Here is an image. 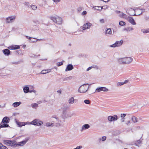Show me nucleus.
I'll list each match as a JSON object with an SVG mask.
<instances>
[{
    "mask_svg": "<svg viewBox=\"0 0 149 149\" xmlns=\"http://www.w3.org/2000/svg\"><path fill=\"white\" fill-rule=\"evenodd\" d=\"M31 105L32 108H36L38 106V104L36 103H34V104H32Z\"/></svg>",
    "mask_w": 149,
    "mask_h": 149,
    "instance_id": "c9c22d12",
    "label": "nucleus"
},
{
    "mask_svg": "<svg viewBox=\"0 0 149 149\" xmlns=\"http://www.w3.org/2000/svg\"><path fill=\"white\" fill-rule=\"evenodd\" d=\"M141 31L144 33H148V29L146 30L142 29L141 30Z\"/></svg>",
    "mask_w": 149,
    "mask_h": 149,
    "instance_id": "ea45409f",
    "label": "nucleus"
},
{
    "mask_svg": "<svg viewBox=\"0 0 149 149\" xmlns=\"http://www.w3.org/2000/svg\"><path fill=\"white\" fill-rule=\"evenodd\" d=\"M100 22L102 23H104V19H101L100 20Z\"/></svg>",
    "mask_w": 149,
    "mask_h": 149,
    "instance_id": "8fccbe9b",
    "label": "nucleus"
},
{
    "mask_svg": "<svg viewBox=\"0 0 149 149\" xmlns=\"http://www.w3.org/2000/svg\"><path fill=\"white\" fill-rule=\"evenodd\" d=\"M82 7H80L77 8V10L79 12L80 11L82 10Z\"/></svg>",
    "mask_w": 149,
    "mask_h": 149,
    "instance_id": "de8ad7c7",
    "label": "nucleus"
},
{
    "mask_svg": "<svg viewBox=\"0 0 149 149\" xmlns=\"http://www.w3.org/2000/svg\"><path fill=\"white\" fill-rule=\"evenodd\" d=\"M84 102L86 104H89L90 103V101L88 100H84Z\"/></svg>",
    "mask_w": 149,
    "mask_h": 149,
    "instance_id": "4c0bfd02",
    "label": "nucleus"
},
{
    "mask_svg": "<svg viewBox=\"0 0 149 149\" xmlns=\"http://www.w3.org/2000/svg\"><path fill=\"white\" fill-rule=\"evenodd\" d=\"M129 22L133 25L136 24V23L134 19L132 17H130L129 18Z\"/></svg>",
    "mask_w": 149,
    "mask_h": 149,
    "instance_id": "f3484780",
    "label": "nucleus"
},
{
    "mask_svg": "<svg viewBox=\"0 0 149 149\" xmlns=\"http://www.w3.org/2000/svg\"><path fill=\"white\" fill-rule=\"evenodd\" d=\"M92 25V24L90 23H86L82 27V29L84 30H85L86 29H89Z\"/></svg>",
    "mask_w": 149,
    "mask_h": 149,
    "instance_id": "f8f14e48",
    "label": "nucleus"
},
{
    "mask_svg": "<svg viewBox=\"0 0 149 149\" xmlns=\"http://www.w3.org/2000/svg\"><path fill=\"white\" fill-rule=\"evenodd\" d=\"M63 65V62H58L57 63V65L58 66H59L61 65Z\"/></svg>",
    "mask_w": 149,
    "mask_h": 149,
    "instance_id": "a19ab883",
    "label": "nucleus"
},
{
    "mask_svg": "<svg viewBox=\"0 0 149 149\" xmlns=\"http://www.w3.org/2000/svg\"><path fill=\"white\" fill-rule=\"evenodd\" d=\"M10 122L9 118L7 117H4L1 122V124L3 123V124H7L9 123Z\"/></svg>",
    "mask_w": 149,
    "mask_h": 149,
    "instance_id": "9b49d317",
    "label": "nucleus"
},
{
    "mask_svg": "<svg viewBox=\"0 0 149 149\" xmlns=\"http://www.w3.org/2000/svg\"><path fill=\"white\" fill-rule=\"evenodd\" d=\"M33 91H32V90H29V92H30V93H31V92H32Z\"/></svg>",
    "mask_w": 149,
    "mask_h": 149,
    "instance_id": "e2e57ef3",
    "label": "nucleus"
},
{
    "mask_svg": "<svg viewBox=\"0 0 149 149\" xmlns=\"http://www.w3.org/2000/svg\"><path fill=\"white\" fill-rule=\"evenodd\" d=\"M74 101V100L73 97H71L68 100V103L70 104H73Z\"/></svg>",
    "mask_w": 149,
    "mask_h": 149,
    "instance_id": "a878e982",
    "label": "nucleus"
},
{
    "mask_svg": "<svg viewBox=\"0 0 149 149\" xmlns=\"http://www.w3.org/2000/svg\"><path fill=\"white\" fill-rule=\"evenodd\" d=\"M33 22L35 23H39V22L37 20L34 21H33Z\"/></svg>",
    "mask_w": 149,
    "mask_h": 149,
    "instance_id": "4d7b16f0",
    "label": "nucleus"
},
{
    "mask_svg": "<svg viewBox=\"0 0 149 149\" xmlns=\"http://www.w3.org/2000/svg\"><path fill=\"white\" fill-rule=\"evenodd\" d=\"M16 122L17 125L19 127H21L22 126H25V123L24 122H18L17 121Z\"/></svg>",
    "mask_w": 149,
    "mask_h": 149,
    "instance_id": "b1692460",
    "label": "nucleus"
},
{
    "mask_svg": "<svg viewBox=\"0 0 149 149\" xmlns=\"http://www.w3.org/2000/svg\"><path fill=\"white\" fill-rule=\"evenodd\" d=\"M125 119V118H122L121 119V121L122 122H124V119Z\"/></svg>",
    "mask_w": 149,
    "mask_h": 149,
    "instance_id": "13d9d810",
    "label": "nucleus"
},
{
    "mask_svg": "<svg viewBox=\"0 0 149 149\" xmlns=\"http://www.w3.org/2000/svg\"><path fill=\"white\" fill-rule=\"evenodd\" d=\"M29 88L28 86H25L23 88L24 92L25 93H27L29 91Z\"/></svg>",
    "mask_w": 149,
    "mask_h": 149,
    "instance_id": "4be33fe9",
    "label": "nucleus"
},
{
    "mask_svg": "<svg viewBox=\"0 0 149 149\" xmlns=\"http://www.w3.org/2000/svg\"><path fill=\"white\" fill-rule=\"evenodd\" d=\"M123 42L122 40L117 41L114 44L110 45V47H120L122 45Z\"/></svg>",
    "mask_w": 149,
    "mask_h": 149,
    "instance_id": "0eeeda50",
    "label": "nucleus"
},
{
    "mask_svg": "<svg viewBox=\"0 0 149 149\" xmlns=\"http://www.w3.org/2000/svg\"><path fill=\"white\" fill-rule=\"evenodd\" d=\"M133 60L132 58L129 57L121 58L118 59V62L120 64H128Z\"/></svg>",
    "mask_w": 149,
    "mask_h": 149,
    "instance_id": "f03ea898",
    "label": "nucleus"
},
{
    "mask_svg": "<svg viewBox=\"0 0 149 149\" xmlns=\"http://www.w3.org/2000/svg\"><path fill=\"white\" fill-rule=\"evenodd\" d=\"M73 78V77L72 76H70L69 77H65L63 78V82H64L65 81H68L70 80Z\"/></svg>",
    "mask_w": 149,
    "mask_h": 149,
    "instance_id": "393cba45",
    "label": "nucleus"
},
{
    "mask_svg": "<svg viewBox=\"0 0 149 149\" xmlns=\"http://www.w3.org/2000/svg\"><path fill=\"white\" fill-rule=\"evenodd\" d=\"M141 9H133L131 8H129L127 9L126 12L131 16H138L141 14L145 10L143 9V11H141Z\"/></svg>",
    "mask_w": 149,
    "mask_h": 149,
    "instance_id": "f257e3e1",
    "label": "nucleus"
},
{
    "mask_svg": "<svg viewBox=\"0 0 149 149\" xmlns=\"http://www.w3.org/2000/svg\"><path fill=\"white\" fill-rule=\"evenodd\" d=\"M87 13V12L86 11H84L82 13V15H85Z\"/></svg>",
    "mask_w": 149,
    "mask_h": 149,
    "instance_id": "3c124183",
    "label": "nucleus"
},
{
    "mask_svg": "<svg viewBox=\"0 0 149 149\" xmlns=\"http://www.w3.org/2000/svg\"><path fill=\"white\" fill-rule=\"evenodd\" d=\"M90 126L88 124H85L83 125L82 127L81 131H83L84 130H86L89 128Z\"/></svg>",
    "mask_w": 149,
    "mask_h": 149,
    "instance_id": "dca6fc26",
    "label": "nucleus"
},
{
    "mask_svg": "<svg viewBox=\"0 0 149 149\" xmlns=\"http://www.w3.org/2000/svg\"><path fill=\"white\" fill-rule=\"evenodd\" d=\"M115 12L117 14H118L121 12L120 11L118 10H116Z\"/></svg>",
    "mask_w": 149,
    "mask_h": 149,
    "instance_id": "6e6d98bb",
    "label": "nucleus"
},
{
    "mask_svg": "<svg viewBox=\"0 0 149 149\" xmlns=\"http://www.w3.org/2000/svg\"><path fill=\"white\" fill-rule=\"evenodd\" d=\"M3 52L4 54L6 56H9L10 53V51L8 49H5L3 50Z\"/></svg>",
    "mask_w": 149,
    "mask_h": 149,
    "instance_id": "2eb2a0df",
    "label": "nucleus"
},
{
    "mask_svg": "<svg viewBox=\"0 0 149 149\" xmlns=\"http://www.w3.org/2000/svg\"><path fill=\"white\" fill-rule=\"evenodd\" d=\"M20 48V47L19 46H12L9 47L8 48L10 49H19Z\"/></svg>",
    "mask_w": 149,
    "mask_h": 149,
    "instance_id": "aec40b11",
    "label": "nucleus"
},
{
    "mask_svg": "<svg viewBox=\"0 0 149 149\" xmlns=\"http://www.w3.org/2000/svg\"><path fill=\"white\" fill-rule=\"evenodd\" d=\"M42 121L38 119H36L33 120L30 123L31 124L37 126H40L43 124Z\"/></svg>",
    "mask_w": 149,
    "mask_h": 149,
    "instance_id": "423d86ee",
    "label": "nucleus"
},
{
    "mask_svg": "<svg viewBox=\"0 0 149 149\" xmlns=\"http://www.w3.org/2000/svg\"><path fill=\"white\" fill-rule=\"evenodd\" d=\"M31 7L32 9L34 10H36L37 8V6L35 5L31 6Z\"/></svg>",
    "mask_w": 149,
    "mask_h": 149,
    "instance_id": "58836bf2",
    "label": "nucleus"
},
{
    "mask_svg": "<svg viewBox=\"0 0 149 149\" xmlns=\"http://www.w3.org/2000/svg\"><path fill=\"white\" fill-rule=\"evenodd\" d=\"M107 119L108 121L110 122L117 120L118 119L117 116L116 115H114L113 116H109L108 117Z\"/></svg>",
    "mask_w": 149,
    "mask_h": 149,
    "instance_id": "1a4fd4ad",
    "label": "nucleus"
},
{
    "mask_svg": "<svg viewBox=\"0 0 149 149\" xmlns=\"http://www.w3.org/2000/svg\"><path fill=\"white\" fill-rule=\"evenodd\" d=\"M106 33L109 35H111L112 34V31L111 29L109 28L107 29L106 31Z\"/></svg>",
    "mask_w": 149,
    "mask_h": 149,
    "instance_id": "cd10ccee",
    "label": "nucleus"
},
{
    "mask_svg": "<svg viewBox=\"0 0 149 149\" xmlns=\"http://www.w3.org/2000/svg\"><path fill=\"white\" fill-rule=\"evenodd\" d=\"M15 17L16 16L15 15L11 16H10L6 18V22L9 23L13 22L15 20Z\"/></svg>",
    "mask_w": 149,
    "mask_h": 149,
    "instance_id": "6e6552de",
    "label": "nucleus"
},
{
    "mask_svg": "<svg viewBox=\"0 0 149 149\" xmlns=\"http://www.w3.org/2000/svg\"><path fill=\"white\" fill-rule=\"evenodd\" d=\"M51 19L54 22L58 24H61L62 23V18L58 16H56L51 17Z\"/></svg>",
    "mask_w": 149,
    "mask_h": 149,
    "instance_id": "7ed1b4c3",
    "label": "nucleus"
},
{
    "mask_svg": "<svg viewBox=\"0 0 149 149\" xmlns=\"http://www.w3.org/2000/svg\"><path fill=\"white\" fill-rule=\"evenodd\" d=\"M63 107H61V109L62 110V113L63 114V116L64 118H67L68 117H71L72 116H68L67 115V110L68 109V107L67 106L63 105Z\"/></svg>",
    "mask_w": 149,
    "mask_h": 149,
    "instance_id": "20e7f679",
    "label": "nucleus"
},
{
    "mask_svg": "<svg viewBox=\"0 0 149 149\" xmlns=\"http://www.w3.org/2000/svg\"><path fill=\"white\" fill-rule=\"evenodd\" d=\"M107 137L106 136H103L102 137L101 140L102 141H105Z\"/></svg>",
    "mask_w": 149,
    "mask_h": 149,
    "instance_id": "37998d69",
    "label": "nucleus"
},
{
    "mask_svg": "<svg viewBox=\"0 0 149 149\" xmlns=\"http://www.w3.org/2000/svg\"><path fill=\"white\" fill-rule=\"evenodd\" d=\"M141 143V142L140 140L137 141L134 143V144L136 146H140V144Z\"/></svg>",
    "mask_w": 149,
    "mask_h": 149,
    "instance_id": "c85d7f7f",
    "label": "nucleus"
},
{
    "mask_svg": "<svg viewBox=\"0 0 149 149\" xmlns=\"http://www.w3.org/2000/svg\"><path fill=\"white\" fill-rule=\"evenodd\" d=\"M49 70H43L41 71L40 73L43 74H46L49 72L48 71Z\"/></svg>",
    "mask_w": 149,
    "mask_h": 149,
    "instance_id": "473e14b6",
    "label": "nucleus"
},
{
    "mask_svg": "<svg viewBox=\"0 0 149 149\" xmlns=\"http://www.w3.org/2000/svg\"><path fill=\"white\" fill-rule=\"evenodd\" d=\"M134 30V29L133 28L130 27H129L127 28H124L123 29L124 31H126L127 32L130 31H132Z\"/></svg>",
    "mask_w": 149,
    "mask_h": 149,
    "instance_id": "bb28decb",
    "label": "nucleus"
},
{
    "mask_svg": "<svg viewBox=\"0 0 149 149\" xmlns=\"http://www.w3.org/2000/svg\"><path fill=\"white\" fill-rule=\"evenodd\" d=\"M132 120L134 123L137 122V118L134 116H133L132 117Z\"/></svg>",
    "mask_w": 149,
    "mask_h": 149,
    "instance_id": "c756f323",
    "label": "nucleus"
},
{
    "mask_svg": "<svg viewBox=\"0 0 149 149\" xmlns=\"http://www.w3.org/2000/svg\"><path fill=\"white\" fill-rule=\"evenodd\" d=\"M46 126L47 127H49L50 126L53 127L54 126V123H46Z\"/></svg>",
    "mask_w": 149,
    "mask_h": 149,
    "instance_id": "72a5a7b5",
    "label": "nucleus"
},
{
    "mask_svg": "<svg viewBox=\"0 0 149 149\" xmlns=\"http://www.w3.org/2000/svg\"><path fill=\"white\" fill-rule=\"evenodd\" d=\"M93 8H94V9H95V10H99L100 8V6H94V7H93Z\"/></svg>",
    "mask_w": 149,
    "mask_h": 149,
    "instance_id": "a18cd8bd",
    "label": "nucleus"
},
{
    "mask_svg": "<svg viewBox=\"0 0 149 149\" xmlns=\"http://www.w3.org/2000/svg\"><path fill=\"white\" fill-rule=\"evenodd\" d=\"M61 122V121H58V123H56V126L57 127H59L61 125V124H60V123Z\"/></svg>",
    "mask_w": 149,
    "mask_h": 149,
    "instance_id": "79ce46f5",
    "label": "nucleus"
},
{
    "mask_svg": "<svg viewBox=\"0 0 149 149\" xmlns=\"http://www.w3.org/2000/svg\"><path fill=\"white\" fill-rule=\"evenodd\" d=\"M54 2L56 3V2H59L61 0H52Z\"/></svg>",
    "mask_w": 149,
    "mask_h": 149,
    "instance_id": "864d4df0",
    "label": "nucleus"
},
{
    "mask_svg": "<svg viewBox=\"0 0 149 149\" xmlns=\"http://www.w3.org/2000/svg\"><path fill=\"white\" fill-rule=\"evenodd\" d=\"M31 42H36L37 41V40H36V41H35H35H32V40H31Z\"/></svg>",
    "mask_w": 149,
    "mask_h": 149,
    "instance_id": "0e129e2a",
    "label": "nucleus"
},
{
    "mask_svg": "<svg viewBox=\"0 0 149 149\" xmlns=\"http://www.w3.org/2000/svg\"><path fill=\"white\" fill-rule=\"evenodd\" d=\"M141 77V75L140 73L137 74L136 75V77L135 78L137 80H139L140 78Z\"/></svg>",
    "mask_w": 149,
    "mask_h": 149,
    "instance_id": "7c9ffc66",
    "label": "nucleus"
},
{
    "mask_svg": "<svg viewBox=\"0 0 149 149\" xmlns=\"http://www.w3.org/2000/svg\"><path fill=\"white\" fill-rule=\"evenodd\" d=\"M28 140V139H27L26 140L17 143V146H24L27 142Z\"/></svg>",
    "mask_w": 149,
    "mask_h": 149,
    "instance_id": "4468645a",
    "label": "nucleus"
},
{
    "mask_svg": "<svg viewBox=\"0 0 149 149\" xmlns=\"http://www.w3.org/2000/svg\"><path fill=\"white\" fill-rule=\"evenodd\" d=\"M57 92L58 93H59L60 94H61V90H58L57 91Z\"/></svg>",
    "mask_w": 149,
    "mask_h": 149,
    "instance_id": "5fc2aeb1",
    "label": "nucleus"
},
{
    "mask_svg": "<svg viewBox=\"0 0 149 149\" xmlns=\"http://www.w3.org/2000/svg\"><path fill=\"white\" fill-rule=\"evenodd\" d=\"M148 32L149 33V28L148 29Z\"/></svg>",
    "mask_w": 149,
    "mask_h": 149,
    "instance_id": "774afa93",
    "label": "nucleus"
},
{
    "mask_svg": "<svg viewBox=\"0 0 149 149\" xmlns=\"http://www.w3.org/2000/svg\"><path fill=\"white\" fill-rule=\"evenodd\" d=\"M69 46H71V43H69Z\"/></svg>",
    "mask_w": 149,
    "mask_h": 149,
    "instance_id": "338daca9",
    "label": "nucleus"
},
{
    "mask_svg": "<svg viewBox=\"0 0 149 149\" xmlns=\"http://www.w3.org/2000/svg\"><path fill=\"white\" fill-rule=\"evenodd\" d=\"M11 141H12L10 140H4L3 141V142L4 143L5 145L7 146H10Z\"/></svg>",
    "mask_w": 149,
    "mask_h": 149,
    "instance_id": "412c9836",
    "label": "nucleus"
},
{
    "mask_svg": "<svg viewBox=\"0 0 149 149\" xmlns=\"http://www.w3.org/2000/svg\"><path fill=\"white\" fill-rule=\"evenodd\" d=\"M88 84H85L83 85H81L79 88L78 91L80 93H85L86 92L88 89V87L86 85Z\"/></svg>",
    "mask_w": 149,
    "mask_h": 149,
    "instance_id": "39448f33",
    "label": "nucleus"
},
{
    "mask_svg": "<svg viewBox=\"0 0 149 149\" xmlns=\"http://www.w3.org/2000/svg\"><path fill=\"white\" fill-rule=\"evenodd\" d=\"M32 91H33V92L34 93L36 92V91L34 90H32Z\"/></svg>",
    "mask_w": 149,
    "mask_h": 149,
    "instance_id": "680f3d73",
    "label": "nucleus"
},
{
    "mask_svg": "<svg viewBox=\"0 0 149 149\" xmlns=\"http://www.w3.org/2000/svg\"><path fill=\"white\" fill-rule=\"evenodd\" d=\"M126 116V114L125 113H121L120 115V117L123 118H124Z\"/></svg>",
    "mask_w": 149,
    "mask_h": 149,
    "instance_id": "c03bdc74",
    "label": "nucleus"
},
{
    "mask_svg": "<svg viewBox=\"0 0 149 149\" xmlns=\"http://www.w3.org/2000/svg\"><path fill=\"white\" fill-rule=\"evenodd\" d=\"M16 114H17V113H14L13 114V115H14V116H15V115H16Z\"/></svg>",
    "mask_w": 149,
    "mask_h": 149,
    "instance_id": "69168bd1",
    "label": "nucleus"
},
{
    "mask_svg": "<svg viewBox=\"0 0 149 149\" xmlns=\"http://www.w3.org/2000/svg\"><path fill=\"white\" fill-rule=\"evenodd\" d=\"M109 90L104 87H101L97 88L96 90V91L97 92H99L102 91L104 92L108 91Z\"/></svg>",
    "mask_w": 149,
    "mask_h": 149,
    "instance_id": "9d476101",
    "label": "nucleus"
},
{
    "mask_svg": "<svg viewBox=\"0 0 149 149\" xmlns=\"http://www.w3.org/2000/svg\"><path fill=\"white\" fill-rule=\"evenodd\" d=\"M130 120H128V121H127V123H126V124H127V125H128V124H129V123H130Z\"/></svg>",
    "mask_w": 149,
    "mask_h": 149,
    "instance_id": "bf43d9fd",
    "label": "nucleus"
},
{
    "mask_svg": "<svg viewBox=\"0 0 149 149\" xmlns=\"http://www.w3.org/2000/svg\"><path fill=\"white\" fill-rule=\"evenodd\" d=\"M125 24V22L123 21H121L120 22H119V24L121 26H123Z\"/></svg>",
    "mask_w": 149,
    "mask_h": 149,
    "instance_id": "e433bc0d",
    "label": "nucleus"
},
{
    "mask_svg": "<svg viewBox=\"0 0 149 149\" xmlns=\"http://www.w3.org/2000/svg\"><path fill=\"white\" fill-rule=\"evenodd\" d=\"M17 143L14 141H12L10 146L14 148L17 147Z\"/></svg>",
    "mask_w": 149,
    "mask_h": 149,
    "instance_id": "a211bd4d",
    "label": "nucleus"
},
{
    "mask_svg": "<svg viewBox=\"0 0 149 149\" xmlns=\"http://www.w3.org/2000/svg\"><path fill=\"white\" fill-rule=\"evenodd\" d=\"M0 149H8L7 147L3 145L0 142Z\"/></svg>",
    "mask_w": 149,
    "mask_h": 149,
    "instance_id": "2f4dec72",
    "label": "nucleus"
},
{
    "mask_svg": "<svg viewBox=\"0 0 149 149\" xmlns=\"http://www.w3.org/2000/svg\"><path fill=\"white\" fill-rule=\"evenodd\" d=\"M102 8H103V7H100V8L99 10L101 11L102 9Z\"/></svg>",
    "mask_w": 149,
    "mask_h": 149,
    "instance_id": "052dcab7",
    "label": "nucleus"
},
{
    "mask_svg": "<svg viewBox=\"0 0 149 149\" xmlns=\"http://www.w3.org/2000/svg\"><path fill=\"white\" fill-rule=\"evenodd\" d=\"M129 80H126L123 82H118L117 83V86H119L125 84H127L128 83Z\"/></svg>",
    "mask_w": 149,
    "mask_h": 149,
    "instance_id": "6ab92c4d",
    "label": "nucleus"
},
{
    "mask_svg": "<svg viewBox=\"0 0 149 149\" xmlns=\"http://www.w3.org/2000/svg\"><path fill=\"white\" fill-rule=\"evenodd\" d=\"M126 15L123 13H122L120 15V17H123L125 15Z\"/></svg>",
    "mask_w": 149,
    "mask_h": 149,
    "instance_id": "09e8293b",
    "label": "nucleus"
},
{
    "mask_svg": "<svg viewBox=\"0 0 149 149\" xmlns=\"http://www.w3.org/2000/svg\"><path fill=\"white\" fill-rule=\"evenodd\" d=\"M95 67H93V66H91V67H88L87 69V70H86V71H89V70H90L92 68H94Z\"/></svg>",
    "mask_w": 149,
    "mask_h": 149,
    "instance_id": "49530a36",
    "label": "nucleus"
},
{
    "mask_svg": "<svg viewBox=\"0 0 149 149\" xmlns=\"http://www.w3.org/2000/svg\"><path fill=\"white\" fill-rule=\"evenodd\" d=\"M24 5L26 6H27L28 8L31 7V5L29 4V3L26 2H25L24 3Z\"/></svg>",
    "mask_w": 149,
    "mask_h": 149,
    "instance_id": "f704fd0d",
    "label": "nucleus"
},
{
    "mask_svg": "<svg viewBox=\"0 0 149 149\" xmlns=\"http://www.w3.org/2000/svg\"><path fill=\"white\" fill-rule=\"evenodd\" d=\"M21 104L20 102H16L13 103V106L14 107H17L19 106Z\"/></svg>",
    "mask_w": 149,
    "mask_h": 149,
    "instance_id": "5701e85b",
    "label": "nucleus"
},
{
    "mask_svg": "<svg viewBox=\"0 0 149 149\" xmlns=\"http://www.w3.org/2000/svg\"><path fill=\"white\" fill-rule=\"evenodd\" d=\"M74 68V67L72 64H69L65 68V71L67 72L72 70Z\"/></svg>",
    "mask_w": 149,
    "mask_h": 149,
    "instance_id": "ddd939ff",
    "label": "nucleus"
},
{
    "mask_svg": "<svg viewBox=\"0 0 149 149\" xmlns=\"http://www.w3.org/2000/svg\"><path fill=\"white\" fill-rule=\"evenodd\" d=\"M100 0L102 1L105 2V3H107L110 1V0Z\"/></svg>",
    "mask_w": 149,
    "mask_h": 149,
    "instance_id": "603ef678",
    "label": "nucleus"
}]
</instances>
